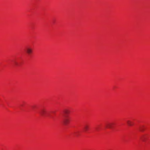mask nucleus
<instances>
[{"label":"nucleus","mask_w":150,"mask_h":150,"mask_svg":"<svg viewBox=\"0 0 150 150\" xmlns=\"http://www.w3.org/2000/svg\"><path fill=\"white\" fill-rule=\"evenodd\" d=\"M69 122V120L68 117L65 118L63 120V122L65 125H67Z\"/></svg>","instance_id":"3"},{"label":"nucleus","mask_w":150,"mask_h":150,"mask_svg":"<svg viewBox=\"0 0 150 150\" xmlns=\"http://www.w3.org/2000/svg\"><path fill=\"white\" fill-rule=\"evenodd\" d=\"M88 128L89 127L87 125H85L84 127V131L85 132H87L88 130Z\"/></svg>","instance_id":"6"},{"label":"nucleus","mask_w":150,"mask_h":150,"mask_svg":"<svg viewBox=\"0 0 150 150\" xmlns=\"http://www.w3.org/2000/svg\"><path fill=\"white\" fill-rule=\"evenodd\" d=\"M23 106L22 105H21V106Z\"/></svg>","instance_id":"9"},{"label":"nucleus","mask_w":150,"mask_h":150,"mask_svg":"<svg viewBox=\"0 0 150 150\" xmlns=\"http://www.w3.org/2000/svg\"><path fill=\"white\" fill-rule=\"evenodd\" d=\"M127 125L129 126H132L133 125V122L129 120H128L127 121Z\"/></svg>","instance_id":"5"},{"label":"nucleus","mask_w":150,"mask_h":150,"mask_svg":"<svg viewBox=\"0 0 150 150\" xmlns=\"http://www.w3.org/2000/svg\"><path fill=\"white\" fill-rule=\"evenodd\" d=\"M25 50L26 52L28 55H30L33 52L32 49L29 47H27Z\"/></svg>","instance_id":"1"},{"label":"nucleus","mask_w":150,"mask_h":150,"mask_svg":"<svg viewBox=\"0 0 150 150\" xmlns=\"http://www.w3.org/2000/svg\"><path fill=\"white\" fill-rule=\"evenodd\" d=\"M64 112L65 114H68L70 112V111L68 110H64Z\"/></svg>","instance_id":"7"},{"label":"nucleus","mask_w":150,"mask_h":150,"mask_svg":"<svg viewBox=\"0 0 150 150\" xmlns=\"http://www.w3.org/2000/svg\"><path fill=\"white\" fill-rule=\"evenodd\" d=\"M40 114L42 116H44L46 113V111L44 109H42L40 112Z\"/></svg>","instance_id":"4"},{"label":"nucleus","mask_w":150,"mask_h":150,"mask_svg":"<svg viewBox=\"0 0 150 150\" xmlns=\"http://www.w3.org/2000/svg\"><path fill=\"white\" fill-rule=\"evenodd\" d=\"M113 125L112 123H108L106 124L105 126L107 128L111 129L112 128Z\"/></svg>","instance_id":"2"},{"label":"nucleus","mask_w":150,"mask_h":150,"mask_svg":"<svg viewBox=\"0 0 150 150\" xmlns=\"http://www.w3.org/2000/svg\"><path fill=\"white\" fill-rule=\"evenodd\" d=\"M139 130L141 131H144L143 126L139 128Z\"/></svg>","instance_id":"8"}]
</instances>
